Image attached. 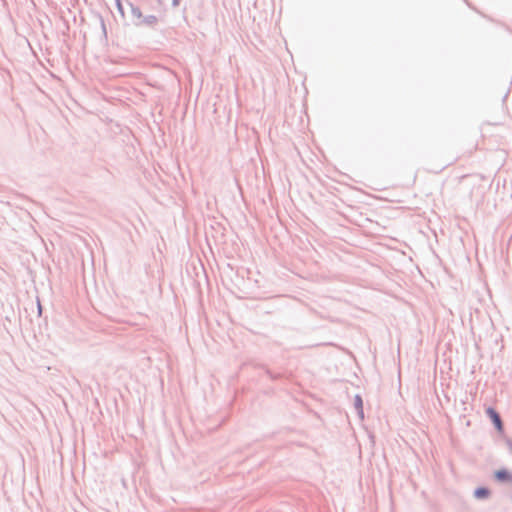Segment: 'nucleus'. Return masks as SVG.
<instances>
[{
  "instance_id": "obj_1",
  "label": "nucleus",
  "mask_w": 512,
  "mask_h": 512,
  "mask_svg": "<svg viewBox=\"0 0 512 512\" xmlns=\"http://www.w3.org/2000/svg\"><path fill=\"white\" fill-rule=\"evenodd\" d=\"M486 412L490 419L492 420V422L494 423L497 430L501 432L503 430V425L499 414L493 408H488Z\"/></svg>"
},
{
  "instance_id": "obj_3",
  "label": "nucleus",
  "mask_w": 512,
  "mask_h": 512,
  "mask_svg": "<svg viewBox=\"0 0 512 512\" xmlns=\"http://www.w3.org/2000/svg\"><path fill=\"white\" fill-rule=\"evenodd\" d=\"M489 495V490L486 488H478L475 491V496L479 499L485 498Z\"/></svg>"
},
{
  "instance_id": "obj_4",
  "label": "nucleus",
  "mask_w": 512,
  "mask_h": 512,
  "mask_svg": "<svg viewBox=\"0 0 512 512\" xmlns=\"http://www.w3.org/2000/svg\"><path fill=\"white\" fill-rule=\"evenodd\" d=\"M356 405L360 410L362 409V400L359 396L356 397Z\"/></svg>"
},
{
  "instance_id": "obj_2",
  "label": "nucleus",
  "mask_w": 512,
  "mask_h": 512,
  "mask_svg": "<svg viewBox=\"0 0 512 512\" xmlns=\"http://www.w3.org/2000/svg\"><path fill=\"white\" fill-rule=\"evenodd\" d=\"M494 475L499 482H512V473L506 469L497 470Z\"/></svg>"
}]
</instances>
